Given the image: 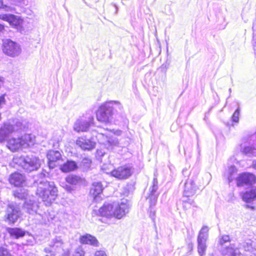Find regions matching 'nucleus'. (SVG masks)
I'll return each mask as SVG.
<instances>
[{"instance_id":"6ab92c4d","label":"nucleus","mask_w":256,"mask_h":256,"mask_svg":"<svg viewBox=\"0 0 256 256\" xmlns=\"http://www.w3.org/2000/svg\"><path fill=\"white\" fill-rule=\"evenodd\" d=\"M22 148L32 146L35 142V136L32 134H25L20 138Z\"/></svg>"},{"instance_id":"473e14b6","label":"nucleus","mask_w":256,"mask_h":256,"mask_svg":"<svg viewBox=\"0 0 256 256\" xmlns=\"http://www.w3.org/2000/svg\"><path fill=\"white\" fill-rule=\"evenodd\" d=\"M183 208L184 210H187L190 208L191 206H194V202L192 200L186 198L182 200Z\"/></svg>"},{"instance_id":"72a5a7b5","label":"nucleus","mask_w":256,"mask_h":256,"mask_svg":"<svg viewBox=\"0 0 256 256\" xmlns=\"http://www.w3.org/2000/svg\"><path fill=\"white\" fill-rule=\"evenodd\" d=\"M157 195L156 192H151L149 196L150 208L154 206L157 200Z\"/></svg>"},{"instance_id":"a211bd4d","label":"nucleus","mask_w":256,"mask_h":256,"mask_svg":"<svg viewBox=\"0 0 256 256\" xmlns=\"http://www.w3.org/2000/svg\"><path fill=\"white\" fill-rule=\"evenodd\" d=\"M239 248H242L246 252H249L250 254H247V256H256V249L254 247V242L250 240L241 243Z\"/></svg>"},{"instance_id":"603ef678","label":"nucleus","mask_w":256,"mask_h":256,"mask_svg":"<svg viewBox=\"0 0 256 256\" xmlns=\"http://www.w3.org/2000/svg\"><path fill=\"white\" fill-rule=\"evenodd\" d=\"M114 7L116 8V12H117L118 10V6H117L116 4H114Z\"/></svg>"},{"instance_id":"09e8293b","label":"nucleus","mask_w":256,"mask_h":256,"mask_svg":"<svg viewBox=\"0 0 256 256\" xmlns=\"http://www.w3.org/2000/svg\"><path fill=\"white\" fill-rule=\"evenodd\" d=\"M252 166L254 169L256 170V160L253 161Z\"/></svg>"},{"instance_id":"3c124183","label":"nucleus","mask_w":256,"mask_h":256,"mask_svg":"<svg viewBox=\"0 0 256 256\" xmlns=\"http://www.w3.org/2000/svg\"><path fill=\"white\" fill-rule=\"evenodd\" d=\"M3 6V1L2 0H0V8Z\"/></svg>"},{"instance_id":"c03bdc74","label":"nucleus","mask_w":256,"mask_h":256,"mask_svg":"<svg viewBox=\"0 0 256 256\" xmlns=\"http://www.w3.org/2000/svg\"><path fill=\"white\" fill-rule=\"evenodd\" d=\"M5 104V94H2L0 96V108H2Z\"/></svg>"},{"instance_id":"8fccbe9b","label":"nucleus","mask_w":256,"mask_h":256,"mask_svg":"<svg viewBox=\"0 0 256 256\" xmlns=\"http://www.w3.org/2000/svg\"><path fill=\"white\" fill-rule=\"evenodd\" d=\"M4 28L3 25L0 24V32H2Z\"/></svg>"},{"instance_id":"f8f14e48","label":"nucleus","mask_w":256,"mask_h":256,"mask_svg":"<svg viewBox=\"0 0 256 256\" xmlns=\"http://www.w3.org/2000/svg\"><path fill=\"white\" fill-rule=\"evenodd\" d=\"M94 118L91 116L88 118V120L83 118L78 120L74 123V129L77 132H86L90 124H92Z\"/></svg>"},{"instance_id":"2eb2a0df","label":"nucleus","mask_w":256,"mask_h":256,"mask_svg":"<svg viewBox=\"0 0 256 256\" xmlns=\"http://www.w3.org/2000/svg\"><path fill=\"white\" fill-rule=\"evenodd\" d=\"M197 187L193 180L190 179L187 180L184 184V196L186 198L194 195L196 191Z\"/></svg>"},{"instance_id":"423d86ee","label":"nucleus","mask_w":256,"mask_h":256,"mask_svg":"<svg viewBox=\"0 0 256 256\" xmlns=\"http://www.w3.org/2000/svg\"><path fill=\"white\" fill-rule=\"evenodd\" d=\"M4 52L11 57H16L22 52L20 46L16 42L6 39L3 42Z\"/></svg>"},{"instance_id":"dca6fc26","label":"nucleus","mask_w":256,"mask_h":256,"mask_svg":"<svg viewBox=\"0 0 256 256\" xmlns=\"http://www.w3.org/2000/svg\"><path fill=\"white\" fill-rule=\"evenodd\" d=\"M48 160V165L50 168H54L56 166L55 162L61 158V154L58 150H50L47 154Z\"/></svg>"},{"instance_id":"9d476101","label":"nucleus","mask_w":256,"mask_h":256,"mask_svg":"<svg viewBox=\"0 0 256 256\" xmlns=\"http://www.w3.org/2000/svg\"><path fill=\"white\" fill-rule=\"evenodd\" d=\"M23 208L26 212L34 215L38 213L39 208V202L34 198L26 199L24 204Z\"/></svg>"},{"instance_id":"a18cd8bd","label":"nucleus","mask_w":256,"mask_h":256,"mask_svg":"<svg viewBox=\"0 0 256 256\" xmlns=\"http://www.w3.org/2000/svg\"><path fill=\"white\" fill-rule=\"evenodd\" d=\"M94 256H106L104 252L99 250L96 252Z\"/></svg>"},{"instance_id":"9b49d317","label":"nucleus","mask_w":256,"mask_h":256,"mask_svg":"<svg viewBox=\"0 0 256 256\" xmlns=\"http://www.w3.org/2000/svg\"><path fill=\"white\" fill-rule=\"evenodd\" d=\"M237 185L238 186L244 185H252L256 182L255 176L250 173H243L240 174L236 179Z\"/></svg>"},{"instance_id":"39448f33","label":"nucleus","mask_w":256,"mask_h":256,"mask_svg":"<svg viewBox=\"0 0 256 256\" xmlns=\"http://www.w3.org/2000/svg\"><path fill=\"white\" fill-rule=\"evenodd\" d=\"M209 228L207 226H203L198 232L197 238L198 252L200 256L206 254L207 246L206 242L208 238Z\"/></svg>"},{"instance_id":"1a4fd4ad","label":"nucleus","mask_w":256,"mask_h":256,"mask_svg":"<svg viewBox=\"0 0 256 256\" xmlns=\"http://www.w3.org/2000/svg\"><path fill=\"white\" fill-rule=\"evenodd\" d=\"M0 19L8 22L10 24L18 30L21 28L22 20L18 16L12 14H0Z\"/></svg>"},{"instance_id":"4468645a","label":"nucleus","mask_w":256,"mask_h":256,"mask_svg":"<svg viewBox=\"0 0 256 256\" xmlns=\"http://www.w3.org/2000/svg\"><path fill=\"white\" fill-rule=\"evenodd\" d=\"M76 144L83 150H90L95 147V142L90 139L84 138H78L76 140Z\"/></svg>"},{"instance_id":"ea45409f","label":"nucleus","mask_w":256,"mask_h":256,"mask_svg":"<svg viewBox=\"0 0 256 256\" xmlns=\"http://www.w3.org/2000/svg\"><path fill=\"white\" fill-rule=\"evenodd\" d=\"M0 256H13L7 249L4 248H0Z\"/></svg>"},{"instance_id":"58836bf2","label":"nucleus","mask_w":256,"mask_h":256,"mask_svg":"<svg viewBox=\"0 0 256 256\" xmlns=\"http://www.w3.org/2000/svg\"><path fill=\"white\" fill-rule=\"evenodd\" d=\"M230 240V236L228 235L222 236V238L219 241V243L220 245H223L226 242H228Z\"/></svg>"},{"instance_id":"412c9836","label":"nucleus","mask_w":256,"mask_h":256,"mask_svg":"<svg viewBox=\"0 0 256 256\" xmlns=\"http://www.w3.org/2000/svg\"><path fill=\"white\" fill-rule=\"evenodd\" d=\"M80 241L82 244H90L94 246H97L98 243L96 238L89 234L81 236Z\"/></svg>"},{"instance_id":"c9c22d12","label":"nucleus","mask_w":256,"mask_h":256,"mask_svg":"<svg viewBox=\"0 0 256 256\" xmlns=\"http://www.w3.org/2000/svg\"><path fill=\"white\" fill-rule=\"evenodd\" d=\"M158 180L156 177L154 178L153 181H152V186L150 188L151 192H156L157 190H158Z\"/></svg>"},{"instance_id":"f3484780","label":"nucleus","mask_w":256,"mask_h":256,"mask_svg":"<svg viewBox=\"0 0 256 256\" xmlns=\"http://www.w3.org/2000/svg\"><path fill=\"white\" fill-rule=\"evenodd\" d=\"M114 204H104L98 210V215L108 218L114 217Z\"/></svg>"},{"instance_id":"7c9ffc66","label":"nucleus","mask_w":256,"mask_h":256,"mask_svg":"<svg viewBox=\"0 0 256 256\" xmlns=\"http://www.w3.org/2000/svg\"><path fill=\"white\" fill-rule=\"evenodd\" d=\"M242 152L249 156H254L256 153V150L250 146H245L241 148Z\"/></svg>"},{"instance_id":"ddd939ff","label":"nucleus","mask_w":256,"mask_h":256,"mask_svg":"<svg viewBox=\"0 0 256 256\" xmlns=\"http://www.w3.org/2000/svg\"><path fill=\"white\" fill-rule=\"evenodd\" d=\"M131 174L130 168L126 166H120L111 172L112 176L120 180L128 178Z\"/></svg>"},{"instance_id":"2f4dec72","label":"nucleus","mask_w":256,"mask_h":256,"mask_svg":"<svg viewBox=\"0 0 256 256\" xmlns=\"http://www.w3.org/2000/svg\"><path fill=\"white\" fill-rule=\"evenodd\" d=\"M106 139L105 144L108 145L107 148H109L110 146H116L118 144V140L116 138H108L106 136Z\"/></svg>"},{"instance_id":"0eeeda50","label":"nucleus","mask_w":256,"mask_h":256,"mask_svg":"<svg viewBox=\"0 0 256 256\" xmlns=\"http://www.w3.org/2000/svg\"><path fill=\"white\" fill-rule=\"evenodd\" d=\"M20 207L12 203L8 206L6 216L9 222L14 224L16 222L21 216Z\"/></svg>"},{"instance_id":"20e7f679","label":"nucleus","mask_w":256,"mask_h":256,"mask_svg":"<svg viewBox=\"0 0 256 256\" xmlns=\"http://www.w3.org/2000/svg\"><path fill=\"white\" fill-rule=\"evenodd\" d=\"M22 124L19 120H16L14 124H4L0 128V143L5 141L10 134L22 130Z\"/></svg>"},{"instance_id":"c85d7f7f","label":"nucleus","mask_w":256,"mask_h":256,"mask_svg":"<svg viewBox=\"0 0 256 256\" xmlns=\"http://www.w3.org/2000/svg\"><path fill=\"white\" fill-rule=\"evenodd\" d=\"M14 196L19 199H26V196H28V193L27 190L20 188L14 191Z\"/></svg>"},{"instance_id":"864d4df0","label":"nucleus","mask_w":256,"mask_h":256,"mask_svg":"<svg viewBox=\"0 0 256 256\" xmlns=\"http://www.w3.org/2000/svg\"><path fill=\"white\" fill-rule=\"evenodd\" d=\"M46 256H54L53 254H50V255L47 254V255H46Z\"/></svg>"},{"instance_id":"6e6552de","label":"nucleus","mask_w":256,"mask_h":256,"mask_svg":"<svg viewBox=\"0 0 256 256\" xmlns=\"http://www.w3.org/2000/svg\"><path fill=\"white\" fill-rule=\"evenodd\" d=\"M114 217L117 219L123 218L129 212L130 205L126 200L120 204L114 203Z\"/></svg>"},{"instance_id":"c756f323","label":"nucleus","mask_w":256,"mask_h":256,"mask_svg":"<svg viewBox=\"0 0 256 256\" xmlns=\"http://www.w3.org/2000/svg\"><path fill=\"white\" fill-rule=\"evenodd\" d=\"M223 254L224 256H238L240 254L238 249H234L232 247H228L223 250Z\"/></svg>"},{"instance_id":"a19ab883","label":"nucleus","mask_w":256,"mask_h":256,"mask_svg":"<svg viewBox=\"0 0 256 256\" xmlns=\"http://www.w3.org/2000/svg\"><path fill=\"white\" fill-rule=\"evenodd\" d=\"M9 2L13 5L19 6L24 3V0H8Z\"/></svg>"},{"instance_id":"a878e982","label":"nucleus","mask_w":256,"mask_h":256,"mask_svg":"<svg viewBox=\"0 0 256 256\" xmlns=\"http://www.w3.org/2000/svg\"><path fill=\"white\" fill-rule=\"evenodd\" d=\"M8 232L10 236L16 238L22 237L26 234L25 231L19 228H9L8 230Z\"/></svg>"},{"instance_id":"7ed1b4c3","label":"nucleus","mask_w":256,"mask_h":256,"mask_svg":"<svg viewBox=\"0 0 256 256\" xmlns=\"http://www.w3.org/2000/svg\"><path fill=\"white\" fill-rule=\"evenodd\" d=\"M15 162L18 164L26 172H31L38 170L40 166V160L36 156L31 155L21 156L14 158Z\"/></svg>"},{"instance_id":"f257e3e1","label":"nucleus","mask_w":256,"mask_h":256,"mask_svg":"<svg viewBox=\"0 0 256 256\" xmlns=\"http://www.w3.org/2000/svg\"><path fill=\"white\" fill-rule=\"evenodd\" d=\"M36 194L42 199L46 206H50L58 196V190L53 182L42 180L37 182Z\"/></svg>"},{"instance_id":"cd10ccee","label":"nucleus","mask_w":256,"mask_h":256,"mask_svg":"<svg viewBox=\"0 0 256 256\" xmlns=\"http://www.w3.org/2000/svg\"><path fill=\"white\" fill-rule=\"evenodd\" d=\"M92 162V161L90 158H84L82 160L80 164V168L83 171H87L90 168Z\"/></svg>"},{"instance_id":"5701e85b","label":"nucleus","mask_w":256,"mask_h":256,"mask_svg":"<svg viewBox=\"0 0 256 256\" xmlns=\"http://www.w3.org/2000/svg\"><path fill=\"white\" fill-rule=\"evenodd\" d=\"M103 186L100 182H93L90 190V193L96 198L98 195L100 194L103 190Z\"/></svg>"},{"instance_id":"de8ad7c7","label":"nucleus","mask_w":256,"mask_h":256,"mask_svg":"<svg viewBox=\"0 0 256 256\" xmlns=\"http://www.w3.org/2000/svg\"><path fill=\"white\" fill-rule=\"evenodd\" d=\"M4 84V78L2 77H0V87L2 86Z\"/></svg>"},{"instance_id":"aec40b11","label":"nucleus","mask_w":256,"mask_h":256,"mask_svg":"<svg viewBox=\"0 0 256 256\" xmlns=\"http://www.w3.org/2000/svg\"><path fill=\"white\" fill-rule=\"evenodd\" d=\"M10 182L16 186H20L24 182V176L18 172L12 174L9 178Z\"/></svg>"},{"instance_id":"bb28decb","label":"nucleus","mask_w":256,"mask_h":256,"mask_svg":"<svg viewBox=\"0 0 256 256\" xmlns=\"http://www.w3.org/2000/svg\"><path fill=\"white\" fill-rule=\"evenodd\" d=\"M66 181L68 183L76 185L82 182V179L79 176L76 175H70L66 177Z\"/></svg>"},{"instance_id":"4c0bfd02","label":"nucleus","mask_w":256,"mask_h":256,"mask_svg":"<svg viewBox=\"0 0 256 256\" xmlns=\"http://www.w3.org/2000/svg\"><path fill=\"white\" fill-rule=\"evenodd\" d=\"M74 256H84V252L82 247L79 246L76 249Z\"/></svg>"},{"instance_id":"393cba45","label":"nucleus","mask_w":256,"mask_h":256,"mask_svg":"<svg viewBox=\"0 0 256 256\" xmlns=\"http://www.w3.org/2000/svg\"><path fill=\"white\" fill-rule=\"evenodd\" d=\"M242 198V200L246 202H250L256 200V188L244 193Z\"/></svg>"},{"instance_id":"e433bc0d","label":"nucleus","mask_w":256,"mask_h":256,"mask_svg":"<svg viewBox=\"0 0 256 256\" xmlns=\"http://www.w3.org/2000/svg\"><path fill=\"white\" fill-rule=\"evenodd\" d=\"M240 108H238L234 113L232 116V120L233 122H238L239 120Z\"/></svg>"},{"instance_id":"49530a36","label":"nucleus","mask_w":256,"mask_h":256,"mask_svg":"<svg viewBox=\"0 0 256 256\" xmlns=\"http://www.w3.org/2000/svg\"><path fill=\"white\" fill-rule=\"evenodd\" d=\"M56 243L58 244V245L56 246H62V244L61 240H58L57 239L55 240L54 244H56Z\"/></svg>"},{"instance_id":"79ce46f5","label":"nucleus","mask_w":256,"mask_h":256,"mask_svg":"<svg viewBox=\"0 0 256 256\" xmlns=\"http://www.w3.org/2000/svg\"><path fill=\"white\" fill-rule=\"evenodd\" d=\"M1 9H3L6 12H13L14 10V8L13 7L4 4L3 6L1 8Z\"/></svg>"},{"instance_id":"37998d69","label":"nucleus","mask_w":256,"mask_h":256,"mask_svg":"<svg viewBox=\"0 0 256 256\" xmlns=\"http://www.w3.org/2000/svg\"><path fill=\"white\" fill-rule=\"evenodd\" d=\"M150 216L154 222L156 218V210L152 207L150 208Z\"/></svg>"},{"instance_id":"5fc2aeb1","label":"nucleus","mask_w":256,"mask_h":256,"mask_svg":"<svg viewBox=\"0 0 256 256\" xmlns=\"http://www.w3.org/2000/svg\"><path fill=\"white\" fill-rule=\"evenodd\" d=\"M63 256H68V254L64 253L63 254Z\"/></svg>"},{"instance_id":"6e6d98bb","label":"nucleus","mask_w":256,"mask_h":256,"mask_svg":"<svg viewBox=\"0 0 256 256\" xmlns=\"http://www.w3.org/2000/svg\"><path fill=\"white\" fill-rule=\"evenodd\" d=\"M44 250H45V252H48V250H47V249H46V248H45V249H44Z\"/></svg>"},{"instance_id":"4be33fe9","label":"nucleus","mask_w":256,"mask_h":256,"mask_svg":"<svg viewBox=\"0 0 256 256\" xmlns=\"http://www.w3.org/2000/svg\"><path fill=\"white\" fill-rule=\"evenodd\" d=\"M8 148L12 152H16L22 148L20 138H12L8 142Z\"/></svg>"},{"instance_id":"b1692460","label":"nucleus","mask_w":256,"mask_h":256,"mask_svg":"<svg viewBox=\"0 0 256 256\" xmlns=\"http://www.w3.org/2000/svg\"><path fill=\"white\" fill-rule=\"evenodd\" d=\"M78 168V166L75 162L72 160H68L60 168V170L63 172H68L74 170Z\"/></svg>"},{"instance_id":"f03ea898","label":"nucleus","mask_w":256,"mask_h":256,"mask_svg":"<svg viewBox=\"0 0 256 256\" xmlns=\"http://www.w3.org/2000/svg\"><path fill=\"white\" fill-rule=\"evenodd\" d=\"M114 105L120 110L122 108V104L118 101H110L102 105L96 114L98 120L105 123L110 122L112 119Z\"/></svg>"},{"instance_id":"f704fd0d","label":"nucleus","mask_w":256,"mask_h":256,"mask_svg":"<svg viewBox=\"0 0 256 256\" xmlns=\"http://www.w3.org/2000/svg\"><path fill=\"white\" fill-rule=\"evenodd\" d=\"M237 172L236 168L234 166H230L228 168V172L230 176L228 177V180L229 182H230L232 180L233 178L232 175L236 173Z\"/></svg>"}]
</instances>
